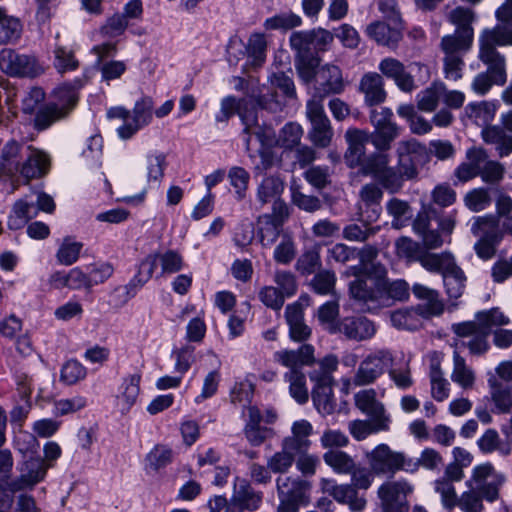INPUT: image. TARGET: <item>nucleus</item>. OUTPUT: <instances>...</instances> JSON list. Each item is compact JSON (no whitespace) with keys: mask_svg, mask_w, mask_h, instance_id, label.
I'll use <instances>...</instances> for the list:
<instances>
[{"mask_svg":"<svg viewBox=\"0 0 512 512\" xmlns=\"http://www.w3.org/2000/svg\"><path fill=\"white\" fill-rule=\"evenodd\" d=\"M435 493L440 496L441 505L447 510L456 508L458 494L456 488L450 480L446 478H438L433 482Z\"/></svg>","mask_w":512,"mask_h":512,"instance_id":"774afa93","label":"nucleus"},{"mask_svg":"<svg viewBox=\"0 0 512 512\" xmlns=\"http://www.w3.org/2000/svg\"><path fill=\"white\" fill-rule=\"evenodd\" d=\"M167 166L166 156L162 152H152L146 157V177L148 183L159 184Z\"/></svg>","mask_w":512,"mask_h":512,"instance_id":"69168bd1","label":"nucleus"},{"mask_svg":"<svg viewBox=\"0 0 512 512\" xmlns=\"http://www.w3.org/2000/svg\"><path fill=\"white\" fill-rule=\"evenodd\" d=\"M83 86L81 79H75L73 83H64L53 91L54 101L60 107L67 109V114L76 106L78 101V90Z\"/></svg>","mask_w":512,"mask_h":512,"instance_id":"4c0bfd02","label":"nucleus"},{"mask_svg":"<svg viewBox=\"0 0 512 512\" xmlns=\"http://www.w3.org/2000/svg\"><path fill=\"white\" fill-rule=\"evenodd\" d=\"M284 191V182L278 176L265 177L257 187V199L261 204L276 200Z\"/></svg>","mask_w":512,"mask_h":512,"instance_id":"49530a36","label":"nucleus"},{"mask_svg":"<svg viewBox=\"0 0 512 512\" xmlns=\"http://www.w3.org/2000/svg\"><path fill=\"white\" fill-rule=\"evenodd\" d=\"M401 128L397 123L373 130L371 132V143L377 151H388L393 141L399 137Z\"/></svg>","mask_w":512,"mask_h":512,"instance_id":"5fc2aeb1","label":"nucleus"},{"mask_svg":"<svg viewBox=\"0 0 512 512\" xmlns=\"http://www.w3.org/2000/svg\"><path fill=\"white\" fill-rule=\"evenodd\" d=\"M350 484H338L333 478H321L320 490L323 494L332 497L339 504H346L351 512H362L367 504L364 497L358 495L357 489L370 488L376 475L369 467H354Z\"/></svg>","mask_w":512,"mask_h":512,"instance_id":"7ed1b4c3","label":"nucleus"},{"mask_svg":"<svg viewBox=\"0 0 512 512\" xmlns=\"http://www.w3.org/2000/svg\"><path fill=\"white\" fill-rule=\"evenodd\" d=\"M231 497L247 511L257 510L262 503V493L256 492L246 479L238 476L234 478Z\"/></svg>","mask_w":512,"mask_h":512,"instance_id":"393cba45","label":"nucleus"},{"mask_svg":"<svg viewBox=\"0 0 512 512\" xmlns=\"http://www.w3.org/2000/svg\"><path fill=\"white\" fill-rule=\"evenodd\" d=\"M49 168L50 157L45 151L31 145L26 146L22 177L27 180L40 178L48 173Z\"/></svg>","mask_w":512,"mask_h":512,"instance_id":"5701e85b","label":"nucleus"},{"mask_svg":"<svg viewBox=\"0 0 512 512\" xmlns=\"http://www.w3.org/2000/svg\"><path fill=\"white\" fill-rule=\"evenodd\" d=\"M37 215V209L33 203H28L25 200L17 201L8 217V226L12 230H18L24 227L29 219Z\"/></svg>","mask_w":512,"mask_h":512,"instance_id":"09e8293b","label":"nucleus"},{"mask_svg":"<svg viewBox=\"0 0 512 512\" xmlns=\"http://www.w3.org/2000/svg\"><path fill=\"white\" fill-rule=\"evenodd\" d=\"M481 44L483 47L482 57L484 60H493L495 57L498 66L502 68L503 60L497 46H512V27L505 24H497L492 28H485L481 31Z\"/></svg>","mask_w":512,"mask_h":512,"instance_id":"2eb2a0df","label":"nucleus"},{"mask_svg":"<svg viewBox=\"0 0 512 512\" xmlns=\"http://www.w3.org/2000/svg\"><path fill=\"white\" fill-rule=\"evenodd\" d=\"M396 359L393 364L388 367L387 371L390 379L399 389H407L412 386L413 379L411 376L410 356H406L403 352L395 354Z\"/></svg>","mask_w":512,"mask_h":512,"instance_id":"c756f323","label":"nucleus"},{"mask_svg":"<svg viewBox=\"0 0 512 512\" xmlns=\"http://www.w3.org/2000/svg\"><path fill=\"white\" fill-rule=\"evenodd\" d=\"M412 292L421 301L418 305L419 314L430 317L438 316L443 312L444 306L436 290L416 283L412 287Z\"/></svg>","mask_w":512,"mask_h":512,"instance_id":"bb28decb","label":"nucleus"},{"mask_svg":"<svg viewBox=\"0 0 512 512\" xmlns=\"http://www.w3.org/2000/svg\"><path fill=\"white\" fill-rule=\"evenodd\" d=\"M377 255L376 249L364 248L360 251L361 263L349 267L343 275L355 276L350 283L349 291L352 298L367 306L369 311L381 307H389L395 301L409 298V286L404 280L389 281L387 270L382 264L368 263Z\"/></svg>","mask_w":512,"mask_h":512,"instance_id":"f257e3e1","label":"nucleus"},{"mask_svg":"<svg viewBox=\"0 0 512 512\" xmlns=\"http://www.w3.org/2000/svg\"><path fill=\"white\" fill-rule=\"evenodd\" d=\"M481 136L485 143L495 146L500 157H506L512 152V135H508L500 126L484 127Z\"/></svg>","mask_w":512,"mask_h":512,"instance_id":"2f4dec72","label":"nucleus"},{"mask_svg":"<svg viewBox=\"0 0 512 512\" xmlns=\"http://www.w3.org/2000/svg\"><path fill=\"white\" fill-rule=\"evenodd\" d=\"M66 116L67 109L64 106L49 103L36 112L34 124L37 129L44 130Z\"/></svg>","mask_w":512,"mask_h":512,"instance_id":"603ef678","label":"nucleus"},{"mask_svg":"<svg viewBox=\"0 0 512 512\" xmlns=\"http://www.w3.org/2000/svg\"><path fill=\"white\" fill-rule=\"evenodd\" d=\"M474 33L466 29L463 33L454 31L453 34H448L442 37L440 48L444 56H464L473 44Z\"/></svg>","mask_w":512,"mask_h":512,"instance_id":"c85d7f7f","label":"nucleus"},{"mask_svg":"<svg viewBox=\"0 0 512 512\" xmlns=\"http://www.w3.org/2000/svg\"><path fill=\"white\" fill-rule=\"evenodd\" d=\"M408 462L413 466L411 470H406V472L415 473L420 467L427 470H436L442 465L443 459L440 453L435 449L425 448L416 459L406 456V464H408Z\"/></svg>","mask_w":512,"mask_h":512,"instance_id":"4d7b16f0","label":"nucleus"},{"mask_svg":"<svg viewBox=\"0 0 512 512\" xmlns=\"http://www.w3.org/2000/svg\"><path fill=\"white\" fill-rule=\"evenodd\" d=\"M316 90L313 97L323 101L329 94H338L344 88L341 70L338 66L325 64L317 70Z\"/></svg>","mask_w":512,"mask_h":512,"instance_id":"a211bd4d","label":"nucleus"},{"mask_svg":"<svg viewBox=\"0 0 512 512\" xmlns=\"http://www.w3.org/2000/svg\"><path fill=\"white\" fill-rule=\"evenodd\" d=\"M413 490V485L405 479L384 482L377 492L383 511L408 512L409 503L407 497Z\"/></svg>","mask_w":512,"mask_h":512,"instance_id":"1a4fd4ad","label":"nucleus"},{"mask_svg":"<svg viewBox=\"0 0 512 512\" xmlns=\"http://www.w3.org/2000/svg\"><path fill=\"white\" fill-rule=\"evenodd\" d=\"M475 372L457 350L453 352L451 380L464 390L472 389L475 384Z\"/></svg>","mask_w":512,"mask_h":512,"instance_id":"f704fd0d","label":"nucleus"},{"mask_svg":"<svg viewBox=\"0 0 512 512\" xmlns=\"http://www.w3.org/2000/svg\"><path fill=\"white\" fill-rule=\"evenodd\" d=\"M283 379L289 384V395L300 405L307 403L309 392L305 374L302 371H287L284 373Z\"/></svg>","mask_w":512,"mask_h":512,"instance_id":"79ce46f5","label":"nucleus"},{"mask_svg":"<svg viewBox=\"0 0 512 512\" xmlns=\"http://www.w3.org/2000/svg\"><path fill=\"white\" fill-rule=\"evenodd\" d=\"M266 50L267 40L263 33H253L250 35L246 45L249 64L254 67L261 66L266 59Z\"/></svg>","mask_w":512,"mask_h":512,"instance_id":"8fccbe9b","label":"nucleus"},{"mask_svg":"<svg viewBox=\"0 0 512 512\" xmlns=\"http://www.w3.org/2000/svg\"><path fill=\"white\" fill-rule=\"evenodd\" d=\"M0 70L13 78H33L42 73V68L33 55L11 48L0 50Z\"/></svg>","mask_w":512,"mask_h":512,"instance_id":"6e6552de","label":"nucleus"},{"mask_svg":"<svg viewBox=\"0 0 512 512\" xmlns=\"http://www.w3.org/2000/svg\"><path fill=\"white\" fill-rule=\"evenodd\" d=\"M479 60L487 66L486 72H481L475 76L471 83V89L478 95H485L493 86L503 85L507 80L506 74V60L505 57L500 53V57L503 60L502 68L498 66L496 58L493 60H484L482 57L483 47L481 44V33L479 34Z\"/></svg>","mask_w":512,"mask_h":512,"instance_id":"9b49d317","label":"nucleus"},{"mask_svg":"<svg viewBox=\"0 0 512 512\" xmlns=\"http://www.w3.org/2000/svg\"><path fill=\"white\" fill-rule=\"evenodd\" d=\"M397 155V166L395 168V175L397 177L396 182L397 186L393 187V193L398 192L402 187L403 183L406 180H413L419 174L420 166L410 161L409 158L405 156V154L401 151L396 150Z\"/></svg>","mask_w":512,"mask_h":512,"instance_id":"de8ad7c7","label":"nucleus"},{"mask_svg":"<svg viewBox=\"0 0 512 512\" xmlns=\"http://www.w3.org/2000/svg\"><path fill=\"white\" fill-rule=\"evenodd\" d=\"M338 357L334 354H327L317 361L318 367L309 372V378L313 384L334 383L332 373L337 370Z\"/></svg>","mask_w":512,"mask_h":512,"instance_id":"ea45409f","label":"nucleus"},{"mask_svg":"<svg viewBox=\"0 0 512 512\" xmlns=\"http://www.w3.org/2000/svg\"><path fill=\"white\" fill-rule=\"evenodd\" d=\"M313 433L312 424L306 419L294 421L291 426V435L282 440L284 448H290L294 452L308 451L311 446L309 437Z\"/></svg>","mask_w":512,"mask_h":512,"instance_id":"a878e982","label":"nucleus"},{"mask_svg":"<svg viewBox=\"0 0 512 512\" xmlns=\"http://www.w3.org/2000/svg\"><path fill=\"white\" fill-rule=\"evenodd\" d=\"M384 151L372 153L361 164V172L364 175L374 177L387 191L393 193V187L397 186L395 168L390 166V157Z\"/></svg>","mask_w":512,"mask_h":512,"instance_id":"f8f14e48","label":"nucleus"},{"mask_svg":"<svg viewBox=\"0 0 512 512\" xmlns=\"http://www.w3.org/2000/svg\"><path fill=\"white\" fill-rule=\"evenodd\" d=\"M258 224V236L261 245L265 248L271 247L277 240L282 225H280L279 222L274 221L273 217L269 215L260 216Z\"/></svg>","mask_w":512,"mask_h":512,"instance_id":"680f3d73","label":"nucleus"},{"mask_svg":"<svg viewBox=\"0 0 512 512\" xmlns=\"http://www.w3.org/2000/svg\"><path fill=\"white\" fill-rule=\"evenodd\" d=\"M19 471V477L11 484L13 490L34 487L45 479L48 468L41 458L31 457L23 462Z\"/></svg>","mask_w":512,"mask_h":512,"instance_id":"6ab92c4d","label":"nucleus"},{"mask_svg":"<svg viewBox=\"0 0 512 512\" xmlns=\"http://www.w3.org/2000/svg\"><path fill=\"white\" fill-rule=\"evenodd\" d=\"M378 69L384 76L392 79L400 90L411 92L416 88L413 76L399 60L392 57L384 58L380 61Z\"/></svg>","mask_w":512,"mask_h":512,"instance_id":"4be33fe9","label":"nucleus"},{"mask_svg":"<svg viewBox=\"0 0 512 512\" xmlns=\"http://www.w3.org/2000/svg\"><path fill=\"white\" fill-rule=\"evenodd\" d=\"M337 332L349 340L365 341L375 335L376 326L366 317H345L338 324Z\"/></svg>","mask_w":512,"mask_h":512,"instance_id":"412c9836","label":"nucleus"},{"mask_svg":"<svg viewBox=\"0 0 512 512\" xmlns=\"http://www.w3.org/2000/svg\"><path fill=\"white\" fill-rule=\"evenodd\" d=\"M356 406L371 418L381 419L389 417L385 414L384 406L376 400V392L373 389L359 391L355 395Z\"/></svg>","mask_w":512,"mask_h":512,"instance_id":"e433bc0d","label":"nucleus"},{"mask_svg":"<svg viewBox=\"0 0 512 512\" xmlns=\"http://www.w3.org/2000/svg\"><path fill=\"white\" fill-rule=\"evenodd\" d=\"M89 404L88 398L81 394H74L68 398H60L53 401L52 414L55 417H63L84 410Z\"/></svg>","mask_w":512,"mask_h":512,"instance_id":"37998d69","label":"nucleus"},{"mask_svg":"<svg viewBox=\"0 0 512 512\" xmlns=\"http://www.w3.org/2000/svg\"><path fill=\"white\" fill-rule=\"evenodd\" d=\"M389 425L390 417H382L381 419L371 418V422L354 420L349 423L348 429L354 439L361 441L373 433L387 431Z\"/></svg>","mask_w":512,"mask_h":512,"instance_id":"72a5a7b5","label":"nucleus"},{"mask_svg":"<svg viewBox=\"0 0 512 512\" xmlns=\"http://www.w3.org/2000/svg\"><path fill=\"white\" fill-rule=\"evenodd\" d=\"M323 460L336 474L347 475L355 467L353 458L344 451L329 450L324 453Z\"/></svg>","mask_w":512,"mask_h":512,"instance_id":"3c124183","label":"nucleus"},{"mask_svg":"<svg viewBox=\"0 0 512 512\" xmlns=\"http://www.w3.org/2000/svg\"><path fill=\"white\" fill-rule=\"evenodd\" d=\"M333 384H314L312 389L314 406L323 415L331 414L334 410Z\"/></svg>","mask_w":512,"mask_h":512,"instance_id":"a18cd8bd","label":"nucleus"},{"mask_svg":"<svg viewBox=\"0 0 512 512\" xmlns=\"http://www.w3.org/2000/svg\"><path fill=\"white\" fill-rule=\"evenodd\" d=\"M458 337L457 345L466 347L472 356H481L490 350L489 333L475 321H466L452 326Z\"/></svg>","mask_w":512,"mask_h":512,"instance_id":"9d476101","label":"nucleus"},{"mask_svg":"<svg viewBox=\"0 0 512 512\" xmlns=\"http://www.w3.org/2000/svg\"><path fill=\"white\" fill-rule=\"evenodd\" d=\"M306 118L311 125L308 132L310 141L317 147H328L332 141L334 132L331 122L325 113L321 99L312 97L307 101Z\"/></svg>","mask_w":512,"mask_h":512,"instance_id":"423d86ee","label":"nucleus"},{"mask_svg":"<svg viewBox=\"0 0 512 512\" xmlns=\"http://www.w3.org/2000/svg\"><path fill=\"white\" fill-rule=\"evenodd\" d=\"M145 282L144 277L140 276V278L132 279L127 285L116 287L111 293L110 304L116 308L123 307L136 295L138 289L141 288Z\"/></svg>","mask_w":512,"mask_h":512,"instance_id":"bf43d9fd","label":"nucleus"},{"mask_svg":"<svg viewBox=\"0 0 512 512\" xmlns=\"http://www.w3.org/2000/svg\"><path fill=\"white\" fill-rule=\"evenodd\" d=\"M82 249V242L73 237H65L56 252L57 262L65 266L74 264L79 259Z\"/></svg>","mask_w":512,"mask_h":512,"instance_id":"864d4df0","label":"nucleus"},{"mask_svg":"<svg viewBox=\"0 0 512 512\" xmlns=\"http://www.w3.org/2000/svg\"><path fill=\"white\" fill-rule=\"evenodd\" d=\"M359 195L362 203L366 206H373L372 214L368 216V221L372 222L378 219L381 210L379 203L383 197L381 188L375 183H369L361 188Z\"/></svg>","mask_w":512,"mask_h":512,"instance_id":"0e129e2a","label":"nucleus"},{"mask_svg":"<svg viewBox=\"0 0 512 512\" xmlns=\"http://www.w3.org/2000/svg\"><path fill=\"white\" fill-rule=\"evenodd\" d=\"M26 146L14 140L8 141L0 153V174L5 176L22 175Z\"/></svg>","mask_w":512,"mask_h":512,"instance_id":"aec40b11","label":"nucleus"},{"mask_svg":"<svg viewBox=\"0 0 512 512\" xmlns=\"http://www.w3.org/2000/svg\"><path fill=\"white\" fill-rule=\"evenodd\" d=\"M141 374L133 373L122 378L114 396V406L121 415L128 414L137 404L141 393Z\"/></svg>","mask_w":512,"mask_h":512,"instance_id":"dca6fc26","label":"nucleus"},{"mask_svg":"<svg viewBox=\"0 0 512 512\" xmlns=\"http://www.w3.org/2000/svg\"><path fill=\"white\" fill-rule=\"evenodd\" d=\"M430 381L432 396L437 401H444L449 397L450 384L444 378V374L438 362H433L430 368Z\"/></svg>","mask_w":512,"mask_h":512,"instance_id":"e2e57ef3","label":"nucleus"},{"mask_svg":"<svg viewBox=\"0 0 512 512\" xmlns=\"http://www.w3.org/2000/svg\"><path fill=\"white\" fill-rule=\"evenodd\" d=\"M445 91L441 82L433 83L430 87L417 94V106L421 111L432 112L438 106L439 99Z\"/></svg>","mask_w":512,"mask_h":512,"instance_id":"052dcab7","label":"nucleus"},{"mask_svg":"<svg viewBox=\"0 0 512 512\" xmlns=\"http://www.w3.org/2000/svg\"><path fill=\"white\" fill-rule=\"evenodd\" d=\"M443 282L450 298L457 299L465 290L466 277L464 272L455 263L447 266L443 272Z\"/></svg>","mask_w":512,"mask_h":512,"instance_id":"a19ab883","label":"nucleus"},{"mask_svg":"<svg viewBox=\"0 0 512 512\" xmlns=\"http://www.w3.org/2000/svg\"><path fill=\"white\" fill-rule=\"evenodd\" d=\"M227 178L234 190L235 199L238 201L245 199L250 182V173L243 167L232 166L228 171Z\"/></svg>","mask_w":512,"mask_h":512,"instance_id":"6e6d98bb","label":"nucleus"},{"mask_svg":"<svg viewBox=\"0 0 512 512\" xmlns=\"http://www.w3.org/2000/svg\"><path fill=\"white\" fill-rule=\"evenodd\" d=\"M395 359L396 355L385 348L368 353L359 363L353 376V383L356 386L373 384L384 375Z\"/></svg>","mask_w":512,"mask_h":512,"instance_id":"39448f33","label":"nucleus"},{"mask_svg":"<svg viewBox=\"0 0 512 512\" xmlns=\"http://www.w3.org/2000/svg\"><path fill=\"white\" fill-rule=\"evenodd\" d=\"M490 334L494 329L504 328L510 324V318L498 307L479 311L474 320Z\"/></svg>","mask_w":512,"mask_h":512,"instance_id":"58836bf2","label":"nucleus"},{"mask_svg":"<svg viewBox=\"0 0 512 512\" xmlns=\"http://www.w3.org/2000/svg\"><path fill=\"white\" fill-rule=\"evenodd\" d=\"M256 105L273 112L280 110L282 107L281 101L274 94H271L269 98L266 95H261L257 101L253 98L238 101L236 98L228 96L221 101V117L217 116L219 121L227 120L235 113L239 115L244 125V133L247 135L245 138L247 151H250L253 136L264 144H271L273 142V129L258 124Z\"/></svg>","mask_w":512,"mask_h":512,"instance_id":"f03ea898","label":"nucleus"},{"mask_svg":"<svg viewBox=\"0 0 512 512\" xmlns=\"http://www.w3.org/2000/svg\"><path fill=\"white\" fill-rule=\"evenodd\" d=\"M161 267V275L178 273L184 268L183 256L175 250L148 255L141 263L139 276L148 281L154 274L157 265Z\"/></svg>","mask_w":512,"mask_h":512,"instance_id":"ddd939ff","label":"nucleus"},{"mask_svg":"<svg viewBox=\"0 0 512 512\" xmlns=\"http://www.w3.org/2000/svg\"><path fill=\"white\" fill-rule=\"evenodd\" d=\"M366 459L376 475H393L398 471L406 472L413 466L409 462L406 464V455L403 452L394 451L385 443H381L367 452Z\"/></svg>","mask_w":512,"mask_h":512,"instance_id":"0eeeda50","label":"nucleus"},{"mask_svg":"<svg viewBox=\"0 0 512 512\" xmlns=\"http://www.w3.org/2000/svg\"><path fill=\"white\" fill-rule=\"evenodd\" d=\"M359 91L364 95L365 104L370 107L383 103L387 96L383 78L376 72H368L362 76Z\"/></svg>","mask_w":512,"mask_h":512,"instance_id":"b1692460","label":"nucleus"},{"mask_svg":"<svg viewBox=\"0 0 512 512\" xmlns=\"http://www.w3.org/2000/svg\"><path fill=\"white\" fill-rule=\"evenodd\" d=\"M154 101L150 96L138 99L132 111L129 122L123 123L117 128L118 136L123 140L132 138L139 130L148 126L153 120Z\"/></svg>","mask_w":512,"mask_h":512,"instance_id":"4468645a","label":"nucleus"},{"mask_svg":"<svg viewBox=\"0 0 512 512\" xmlns=\"http://www.w3.org/2000/svg\"><path fill=\"white\" fill-rule=\"evenodd\" d=\"M273 359L288 371H302V367L316 363L315 348L311 344H303L298 349H281L274 352Z\"/></svg>","mask_w":512,"mask_h":512,"instance_id":"f3484780","label":"nucleus"},{"mask_svg":"<svg viewBox=\"0 0 512 512\" xmlns=\"http://www.w3.org/2000/svg\"><path fill=\"white\" fill-rule=\"evenodd\" d=\"M367 36L379 45L395 47L401 39L400 29L384 22L375 21L366 27Z\"/></svg>","mask_w":512,"mask_h":512,"instance_id":"7c9ffc66","label":"nucleus"},{"mask_svg":"<svg viewBox=\"0 0 512 512\" xmlns=\"http://www.w3.org/2000/svg\"><path fill=\"white\" fill-rule=\"evenodd\" d=\"M396 150L405 154L410 161L422 167L428 160V151L425 145L416 139L402 140L397 143Z\"/></svg>","mask_w":512,"mask_h":512,"instance_id":"13d9d810","label":"nucleus"},{"mask_svg":"<svg viewBox=\"0 0 512 512\" xmlns=\"http://www.w3.org/2000/svg\"><path fill=\"white\" fill-rule=\"evenodd\" d=\"M254 394V384L248 379H240L234 383L230 390V401L234 405L246 407L251 403Z\"/></svg>","mask_w":512,"mask_h":512,"instance_id":"338daca9","label":"nucleus"},{"mask_svg":"<svg viewBox=\"0 0 512 512\" xmlns=\"http://www.w3.org/2000/svg\"><path fill=\"white\" fill-rule=\"evenodd\" d=\"M23 31L21 21L9 15L5 8L0 6V44L17 42Z\"/></svg>","mask_w":512,"mask_h":512,"instance_id":"c9c22d12","label":"nucleus"},{"mask_svg":"<svg viewBox=\"0 0 512 512\" xmlns=\"http://www.w3.org/2000/svg\"><path fill=\"white\" fill-rule=\"evenodd\" d=\"M497 109V103L492 101L471 102L466 105L464 113L472 123L486 127L494 119Z\"/></svg>","mask_w":512,"mask_h":512,"instance_id":"473e14b6","label":"nucleus"},{"mask_svg":"<svg viewBox=\"0 0 512 512\" xmlns=\"http://www.w3.org/2000/svg\"><path fill=\"white\" fill-rule=\"evenodd\" d=\"M485 496L472 485H465V490L458 496L456 508L461 512H485Z\"/></svg>","mask_w":512,"mask_h":512,"instance_id":"c03bdc74","label":"nucleus"},{"mask_svg":"<svg viewBox=\"0 0 512 512\" xmlns=\"http://www.w3.org/2000/svg\"><path fill=\"white\" fill-rule=\"evenodd\" d=\"M277 494L296 500L301 504L307 502L311 483L308 480L291 476L279 477L276 480Z\"/></svg>","mask_w":512,"mask_h":512,"instance_id":"cd10ccee","label":"nucleus"},{"mask_svg":"<svg viewBox=\"0 0 512 512\" xmlns=\"http://www.w3.org/2000/svg\"><path fill=\"white\" fill-rule=\"evenodd\" d=\"M506 482L507 475L497 469L492 462L485 461L472 467L464 485H472L484 494L486 502L494 503L500 499L501 490Z\"/></svg>","mask_w":512,"mask_h":512,"instance_id":"20e7f679","label":"nucleus"}]
</instances>
